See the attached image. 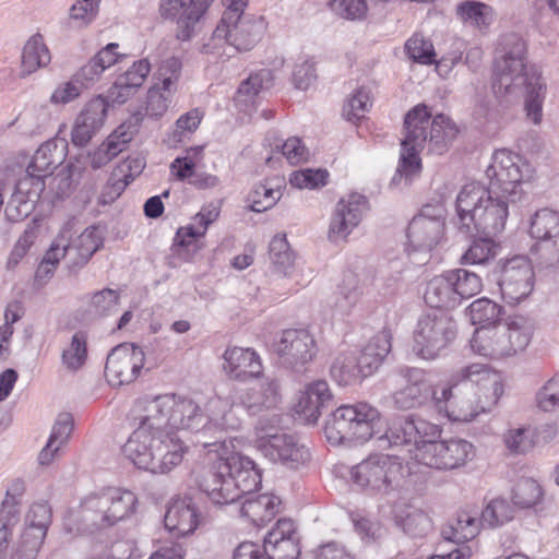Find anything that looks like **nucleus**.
<instances>
[{"mask_svg":"<svg viewBox=\"0 0 559 559\" xmlns=\"http://www.w3.org/2000/svg\"><path fill=\"white\" fill-rule=\"evenodd\" d=\"M108 100L103 96L91 99L76 117L71 140L75 146H85L102 129L107 117Z\"/></svg>","mask_w":559,"mask_h":559,"instance_id":"obj_24","label":"nucleus"},{"mask_svg":"<svg viewBox=\"0 0 559 559\" xmlns=\"http://www.w3.org/2000/svg\"><path fill=\"white\" fill-rule=\"evenodd\" d=\"M356 415L353 407L347 405L337 407L329 415L324 425V435L331 444H355L352 421Z\"/></svg>","mask_w":559,"mask_h":559,"instance_id":"obj_31","label":"nucleus"},{"mask_svg":"<svg viewBox=\"0 0 559 559\" xmlns=\"http://www.w3.org/2000/svg\"><path fill=\"white\" fill-rule=\"evenodd\" d=\"M225 399L233 401L234 409L241 420L239 414L241 406L252 414H257L264 408L275 407L281 401L280 384L273 377H262L257 385L240 395V405L236 404L233 396H226Z\"/></svg>","mask_w":559,"mask_h":559,"instance_id":"obj_26","label":"nucleus"},{"mask_svg":"<svg viewBox=\"0 0 559 559\" xmlns=\"http://www.w3.org/2000/svg\"><path fill=\"white\" fill-rule=\"evenodd\" d=\"M534 277L532 263L526 257L516 255L509 259L499 280L502 298L510 305L519 304L532 293Z\"/></svg>","mask_w":559,"mask_h":559,"instance_id":"obj_18","label":"nucleus"},{"mask_svg":"<svg viewBox=\"0 0 559 559\" xmlns=\"http://www.w3.org/2000/svg\"><path fill=\"white\" fill-rule=\"evenodd\" d=\"M441 428L423 418H400L380 438V447L401 448L419 464L436 469H454L474 455V445L461 438L439 440Z\"/></svg>","mask_w":559,"mask_h":559,"instance_id":"obj_5","label":"nucleus"},{"mask_svg":"<svg viewBox=\"0 0 559 559\" xmlns=\"http://www.w3.org/2000/svg\"><path fill=\"white\" fill-rule=\"evenodd\" d=\"M390 384L394 388L392 399L400 409H411L432 401L435 386L428 380L425 370L403 367L390 377Z\"/></svg>","mask_w":559,"mask_h":559,"instance_id":"obj_16","label":"nucleus"},{"mask_svg":"<svg viewBox=\"0 0 559 559\" xmlns=\"http://www.w3.org/2000/svg\"><path fill=\"white\" fill-rule=\"evenodd\" d=\"M467 311L474 325L492 326L503 322L500 321L503 308L486 297L474 300Z\"/></svg>","mask_w":559,"mask_h":559,"instance_id":"obj_42","label":"nucleus"},{"mask_svg":"<svg viewBox=\"0 0 559 559\" xmlns=\"http://www.w3.org/2000/svg\"><path fill=\"white\" fill-rule=\"evenodd\" d=\"M51 521L52 514L49 506L46 503H35L31 507L25 516V526L23 530L47 536Z\"/></svg>","mask_w":559,"mask_h":559,"instance_id":"obj_52","label":"nucleus"},{"mask_svg":"<svg viewBox=\"0 0 559 559\" xmlns=\"http://www.w3.org/2000/svg\"><path fill=\"white\" fill-rule=\"evenodd\" d=\"M165 527L180 536L193 533L200 524V514L190 498L173 500L164 518Z\"/></svg>","mask_w":559,"mask_h":559,"instance_id":"obj_28","label":"nucleus"},{"mask_svg":"<svg viewBox=\"0 0 559 559\" xmlns=\"http://www.w3.org/2000/svg\"><path fill=\"white\" fill-rule=\"evenodd\" d=\"M443 237L444 209L441 205H425L408 225L407 245L412 252L429 253Z\"/></svg>","mask_w":559,"mask_h":559,"instance_id":"obj_15","label":"nucleus"},{"mask_svg":"<svg viewBox=\"0 0 559 559\" xmlns=\"http://www.w3.org/2000/svg\"><path fill=\"white\" fill-rule=\"evenodd\" d=\"M532 237L540 240L551 239L559 235V213L542 209L537 211L531 222Z\"/></svg>","mask_w":559,"mask_h":559,"instance_id":"obj_46","label":"nucleus"},{"mask_svg":"<svg viewBox=\"0 0 559 559\" xmlns=\"http://www.w3.org/2000/svg\"><path fill=\"white\" fill-rule=\"evenodd\" d=\"M484 527L477 512L460 511L455 519L441 528V536L449 542L461 544L474 539Z\"/></svg>","mask_w":559,"mask_h":559,"instance_id":"obj_32","label":"nucleus"},{"mask_svg":"<svg viewBox=\"0 0 559 559\" xmlns=\"http://www.w3.org/2000/svg\"><path fill=\"white\" fill-rule=\"evenodd\" d=\"M280 506L281 499L274 495L249 496L241 503L240 512L255 525H263L278 513Z\"/></svg>","mask_w":559,"mask_h":559,"instance_id":"obj_33","label":"nucleus"},{"mask_svg":"<svg viewBox=\"0 0 559 559\" xmlns=\"http://www.w3.org/2000/svg\"><path fill=\"white\" fill-rule=\"evenodd\" d=\"M74 76L70 81L60 83L51 93L49 102L53 105H66L76 99L83 92Z\"/></svg>","mask_w":559,"mask_h":559,"instance_id":"obj_64","label":"nucleus"},{"mask_svg":"<svg viewBox=\"0 0 559 559\" xmlns=\"http://www.w3.org/2000/svg\"><path fill=\"white\" fill-rule=\"evenodd\" d=\"M512 502L521 509L533 508L544 497L542 486L533 478L523 477L516 481L512 489Z\"/></svg>","mask_w":559,"mask_h":559,"instance_id":"obj_43","label":"nucleus"},{"mask_svg":"<svg viewBox=\"0 0 559 559\" xmlns=\"http://www.w3.org/2000/svg\"><path fill=\"white\" fill-rule=\"evenodd\" d=\"M348 407H353L355 413L357 414L352 421L354 442L356 443H365L371 438L377 437L378 447H380V438L385 435L386 430L390 426L383 430V421L381 419L380 412L369 405L368 403H356V404H347ZM385 447H389L385 443Z\"/></svg>","mask_w":559,"mask_h":559,"instance_id":"obj_27","label":"nucleus"},{"mask_svg":"<svg viewBox=\"0 0 559 559\" xmlns=\"http://www.w3.org/2000/svg\"><path fill=\"white\" fill-rule=\"evenodd\" d=\"M225 10L212 35L199 51L215 57L228 56L226 48L251 50L262 38L265 23L262 17L246 14L248 0H223Z\"/></svg>","mask_w":559,"mask_h":559,"instance_id":"obj_8","label":"nucleus"},{"mask_svg":"<svg viewBox=\"0 0 559 559\" xmlns=\"http://www.w3.org/2000/svg\"><path fill=\"white\" fill-rule=\"evenodd\" d=\"M278 416L262 417L254 429V445L270 461L298 469L310 460L309 449L294 436L277 430Z\"/></svg>","mask_w":559,"mask_h":559,"instance_id":"obj_12","label":"nucleus"},{"mask_svg":"<svg viewBox=\"0 0 559 559\" xmlns=\"http://www.w3.org/2000/svg\"><path fill=\"white\" fill-rule=\"evenodd\" d=\"M405 50L409 58L423 64L435 62V49L429 40L421 35H413L405 44Z\"/></svg>","mask_w":559,"mask_h":559,"instance_id":"obj_55","label":"nucleus"},{"mask_svg":"<svg viewBox=\"0 0 559 559\" xmlns=\"http://www.w3.org/2000/svg\"><path fill=\"white\" fill-rule=\"evenodd\" d=\"M403 531L413 537L426 536L432 530V521L420 509L409 508L397 516Z\"/></svg>","mask_w":559,"mask_h":559,"instance_id":"obj_48","label":"nucleus"},{"mask_svg":"<svg viewBox=\"0 0 559 559\" xmlns=\"http://www.w3.org/2000/svg\"><path fill=\"white\" fill-rule=\"evenodd\" d=\"M136 429L122 450L139 468L153 474H167L178 467L189 451L178 430L200 431L199 442L217 433L237 430L240 419L229 399L215 396L206 403V418L191 399L163 394L148 401Z\"/></svg>","mask_w":559,"mask_h":559,"instance_id":"obj_1","label":"nucleus"},{"mask_svg":"<svg viewBox=\"0 0 559 559\" xmlns=\"http://www.w3.org/2000/svg\"><path fill=\"white\" fill-rule=\"evenodd\" d=\"M333 394L326 381L316 380L304 386L297 394L294 409L300 420L316 424L322 411L330 405Z\"/></svg>","mask_w":559,"mask_h":559,"instance_id":"obj_23","label":"nucleus"},{"mask_svg":"<svg viewBox=\"0 0 559 559\" xmlns=\"http://www.w3.org/2000/svg\"><path fill=\"white\" fill-rule=\"evenodd\" d=\"M44 190L45 179L40 178V175L29 174L26 168L25 174L16 182L13 194L37 202Z\"/></svg>","mask_w":559,"mask_h":559,"instance_id":"obj_59","label":"nucleus"},{"mask_svg":"<svg viewBox=\"0 0 559 559\" xmlns=\"http://www.w3.org/2000/svg\"><path fill=\"white\" fill-rule=\"evenodd\" d=\"M514 507L506 498H493L483 509L480 521L484 527L497 528L514 519Z\"/></svg>","mask_w":559,"mask_h":559,"instance_id":"obj_41","label":"nucleus"},{"mask_svg":"<svg viewBox=\"0 0 559 559\" xmlns=\"http://www.w3.org/2000/svg\"><path fill=\"white\" fill-rule=\"evenodd\" d=\"M281 197L282 192L280 189H274L266 185H259L249 195L251 202L250 207L253 212H264L274 206Z\"/></svg>","mask_w":559,"mask_h":559,"instance_id":"obj_57","label":"nucleus"},{"mask_svg":"<svg viewBox=\"0 0 559 559\" xmlns=\"http://www.w3.org/2000/svg\"><path fill=\"white\" fill-rule=\"evenodd\" d=\"M223 358V369L233 380L248 382L260 378L263 373L260 356L251 348L237 346L227 348Z\"/></svg>","mask_w":559,"mask_h":559,"instance_id":"obj_25","label":"nucleus"},{"mask_svg":"<svg viewBox=\"0 0 559 559\" xmlns=\"http://www.w3.org/2000/svg\"><path fill=\"white\" fill-rule=\"evenodd\" d=\"M368 210L367 199L358 193L342 198L335 205L328 229L332 242L346 241L353 230L360 224Z\"/></svg>","mask_w":559,"mask_h":559,"instance_id":"obj_20","label":"nucleus"},{"mask_svg":"<svg viewBox=\"0 0 559 559\" xmlns=\"http://www.w3.org/2000/svg\"><path fill=\"white\" fill-rule=\"evenodd\" d=\"M448 272L454 293L459 297V305L463 299L471 298L481 292L483 281L476 273L465 269H455Z\"/></svg>","mask_w":559,"mask_h":559,"instance_id":"obj_44","label":"nucleus"},{"mask_svg":"<svg viewBox=\"0 0 559 559\" xmlns=\"http://www.w3.org/2000/svg\"><path fill=\"white\" fill-rule=\"evenodd\" d=\"M144 364V353L134 344H120L108 355L105 374L111 385L133 382Z\"/></svg>","mask_w":559,"mask_h":559,"instance_id":"obj_21","label":"nucleus"},{"mask_svg":"<svg viewBox=\"0 0 559 559\" xmlns=\"http://www.w3.org/2000/svg\"><path fill=\"white\" fill-rule=\"evenodd\" d=\"M138 498L129 489L107 487L86 496L80 506L76 532L93 534L127 521L136 511Z\"/></svg>","mask_w":559,"mask_h":559,"instance_id":"obj_9","label":"nucleus"},{"mask_svg":"<svg viewBox=\"0 0 559 559\" xmlns=\"http://www.w3.org/2000/svg\"><path fill=\"white\" fill-rule=\"evenodd\" d=\"M489 186L477 181L464 185L455 200L456 225L465 234L496 236L504 229L509 203L521 199V186L531 179V168L508 150L492 154L486 168Z\"/></svg>","mask_w":559,"mask_h":559,"instance_id":"obj_2","label":"nucleus"},{"mask_svg":"<svg viewBox=\"0 0 559 559\" xmlns=\"http://www.w3.org/2000/svg\"><path fill=\"white\" fill-rule=\"evenodd\" d=\"M67 143L64 140H50L43 143L32 156L27 165L28 173L40 175L46 179L66 159Z\"/></svg>","mask_w":559,"mask_h":559,"instance_id":"obj_30","label":"nucleus"},{"mask_svg":"<svg viewBox=\"0 0 559 559\" xmlns=\"http://www.w3.org/2000/svg\"><path fill=\"white\" fill-rule=\"evenodd\" d=\"M330 373L340 385H349L364 379L357 361V350L338 353L331 365Z\"/></svg>","mask_w":559,"mask_h":559,"instance_id":"obj_38","label":"nucleus"},{"mask_svg":"<svg viewBox=\"0 0 559 559\" xmlns=\"http://www.w3.org/2000/svg\"><path fill=\"white\" fill-rule=\"evenodd\" d=\"M218 211L216 209L202 210L198 213L190 226L178 229L174 239L175 247H189L195 239L204 236L210 224L216 221Z\"/></svg>","mask_w":559,"mask_h":559,"instance_id":"obj_40","label":"nucleus"},{"mask_svg":"<svg viewBox=\"0 0 559 559\" xmlns=\"http://www.w3.org/2000/svg\"><path fill=\"white\" fill-rule=\"evenodd\" d=\"M534 433L531 426L511 427L503 435L504 445L513 454H526L537 445Z\"/></svg>","mask_w":559,"mask_h":559,"instance_id":"obj_45","label":"nucleus"},{"mask_svg":"<svg viewBox=\"0 0 559 559\" xmlns=\"http://www.w3.org/2000/svg\"><path fill=\"white\" fill-rule=\"evenodd\" d=\"M372 107L371 91L361 86L355 90L346 99L343 106V117L348 121H358Z\"/></svg>","mask_w":559,"mask_h":559,"instance_id":"obj_47","label":"nucleus"},{"mask_svg":"<svg viewBox=\"0 0 559 559\" xmlns=\"http://www.w3.org/2000/svg\"><path fill=\"white\" fill-rule=\"evenodd\" d=\"M456 14L463 24L485 32L493 23L496 12L487 3L466 0L457 4Z\"/></svg>","mask_w":559,"mask_h":559,"instance_id":"obj_35","label":"nucleus"},{"mask_svg":"<svg viewBox=\"0 0 559 559\" xmlns=\"http://www.w3.org/2000/svg\"><path fill=\"white\" fill-rule=\"evenodd\" d=\"M404 460L399 455H370L352 468V479L372 493H389L401 485Z\"/></svg>","mask_w":559,"mask_h":559,"instance_id":"obj_14","label":"nucleus"},{"mask_svg":"<svg viewBox=\"0 0 559 559\" xmlns=\"http://www.w3.org/2000/svg\"><path fill=\"white\" fill-rule=\"evenodd\" d=\"M214 0H162L159 10L164 17L177 22V37L189 40L197 25Z\"/></svg>","mask_w":559,"mask_h":559,"instance_id":"obj_22","label":"nucleus"},{"mask_svg":"<svg viewBox=\"0 0 559 559\" xmlns=\"http://www.w3.org/2000/svg\"><path fill=\"white\" fill-rule=\"evenodd\" d=\"M46 536L23 530L15 546V559H37L44 546Z\"/></svg>","mask_w":559,"mask_h":559,"instance_id":"obj_54","label":"nucleus"},{"mask_svg":"<svg viewBox=\"0 0 559 559\" xmlns=\"http://www.w3.org/2000/svg\"><path fill=\"white\" fill-rule=\"evenodd\" d=\"M133 132L127 123L120 124L103 143L114 158L123 152L128 143L132 140Z\"/></svg>","mask_w":559,"mask_h":559,"instance_id":"obj_63","label":"nucleus"},{"mask_svg":"<svg viewBox=\"0 0 559 559\" xmlns=\"http://www.w3.org/2000/svg\"><path fill=\"white\" fill-rule=\"evenodd\" d=\"M87 358L86 336L83 332L75 333L69 345L62 350V365L70 371H78Z\"/></svg>","mask_w":559,"mask_h":559,"instance_id":"obj_50","label":"nucleus"},{"mask_svg":"<svg viewBox=\"0 0 559 559\" xmlns=\"http://www.w3.org/2000/svg\"><path fill=\"white\" fill-rule=\"evenodd\" d=\"M119 305L118 292L105 288L93 295L91 300V307L96 314L108 316L117 310Z\"/></svg>","mask_w":559,"mask_h":559,"instance_id":"obj_62","label":"nucleus"},{"mask_svg":"<svg viewBox=\"0 0 559 559\" xmlns=\"http://www.w3.org/2000/svg\"><path fill=\"white\" fill-rule=\"evenodd\" d=\"M263 552L267 559H297L300 555L299 538H288L276 545L263 544Z\"/></svg>","mask_w":559,"mask_h":559,"instance_id":"obj_61","label":"nucleus"},{"mask_svg":"<svg viewBox=\"0 0 559 559\" xmlns=\"http://www.w3.org/2000/svg\"><path fill=\"white\" fill-rule=\"evenodd\" d=\"M143 167V162L136 158L132 160H127L117 169H115L108 183L104 188V202L107 203L116 200L123 192L126 187L133 180V174H127L128 171H132L134 169L135 173L139 174Z\"/></svg>","mask_w":559,"mask_h":559,"instance_id":"obj_39","label":"nucleus"},{"mask_svg":"<svg viewBox=\"0 0 559 559\" xmlns=\"http://www.w3.org/2000/svg\"><path fill=\"white\" fill-rule=\"evenodd\" d=\"M377 346L380 349V354H371V350H368L366 345L359 353L357 352V361L364 378L373 374L388 356V347L384 338H381L380 346Z\"/></svg>","mask_w":559,"mask_h":559,"instance_id":"obj_56","label":"nucleus"},{"mask_svg":"<svg viewBox=\"0 0 559 559\" xmlns=\"http://www.w3.org/2000/svg\"><path fill=\"white\" fill-rule=\"evenodd\" d=\"M534 324L531 320L514 316L492 326H479L471 340L473 352L479 356L500 359L523 352L532 341Z\"/></svg>","mask_w":559,"mask_h":559,"instance_id":"obj_10","label":"nucleus"},{"mask_svg":"<svg viewBox=\"0 0 559 559\" xmlns=\"http://www.w3.org/2000/svg\"><path fill=\"white\" fill-rule=\"evenodd\" d=\"M456 134L457 129L447 116L437 115L431 120L427 106H415L404 120L400 162L392 185L400 186L403 180L408 183L418 177L421 171L419 152L425 144L428 143L431 152L442 154Z\"/></svg>","mask_w":559,"mask_h":559,"instance_id":"obj_7","label":"nucleus"},{"mask_svg":"<svg viewBox=\"0 0 559 559\" xmlns=\"http://www.w3.org/2000/svg\"><path fill=\"white\" fill-rule=\"evenodd\" d=\"M51 56L40 34H35L25 43L22 51V75H29L50 63Z\"/></svg>","mask_w":559,"mask_h":559,"instance_id":"obj_36","label":"nucleus"},{"mask_svg":"<svg viewBox=\"0 0 559 559\" xmlns=\"http://www.w3.org/2000/svg\"><path fill=\"white\" fill-rule=\"evenodd\" d=\"M118 49L119 45L116 43L106 45L73 74L84 90L99 81L102 74L107 69L118 63L124 57Z\"/></svg>","mask_w":559,"mask_h":559,"instance_id":"obj_29","label":"nucleus"},{"mask_svg":"<svg viewBox=\"0 0 559 559\" xmlns=\"http://www.w3.org/2000/svg\"><path fill=\"white\" fill-rule=\"evenodd\" d=\"M328 8L340 19L361 22L368 16L367 0H328Z\"/></svg>","mask_w":559,"mask_h":559,"instance_id":"obj_49","label":"nucleus"},{"mask_svg":"<svg viewBox=\"0 0 559 559\" xmlns=\"http://www.w3.org/2000/svg\"><path fill=\"white\" fill-rule=\"evenodd\" d=\"M491 236H485L474 240L466 252L462 255V263L469 265L486 264L497 254V246Z\"/></svg>","mask_w":559,"mask_h":559,"instance_id":"obj_51","label":"nucleus"},{"mask_svg":"<svg viewBox=\"0 0 559 559\" xmlns=\"http://www.w3.org/2000/svg\"><path fill=\"white\" fill-rule=\"evenodd\" d=\"M424 298L432 308H455L459 306L449 272L435 276L427 282Z\"/></svg>","mask_w":559,"mask_h":559,"instance_id":"obj_34","label":"nucleus"},{"mask_svg":"<svg viewBox=\"0 0 559 559\" xmlns=\"http://www.w3.org/2000/svg\"><path fill=\"white\" fill-rule=\"evenodd\" d=\"M269 257L273 271L283 277H292L296 267V255L285 235H276L269 246Z\"/></svg>","mask_w":559,"mask_h":559,"instance_id":"obj_37","label":"nucleus"},{"mask_svg":"<svg viewBox=\"0 0 559 559\" xmlns=\"http://www.w3.org/2000/svg\"><path fill=\"white\" fill-rule=\"evenodd\" d=\"M275 350L283 364L300 371L311 362L318 353L314 336L306 329H288L282 332L275 343Z\"/></svg>","mask_w":559,"mask_h":559,"instance_id":"obj_17","label":"nucleus"},{"mask_svg":"<svg viewBox=\"0 0 559 559\" xmlns=\"http://www.w3.org/2000/svg\"><path fill=\"white\" fill-rule=\"evenodd\" d=\"M241 444V439H223L222 433L215 435L214 440L202 441L205 455L192 474L200 489L215 504L234 503L261 484L255 463L238 451Z\"/></svg>","mask_w":559,"mask_h":559,"instance_id":"obj_3","label":"nucleus"},{"mask_svg":"<svg viewBox=\"0 0 559 559\" xmlns=\"http://www.w3.org/2000/svg\"><path fill=\"white\" fill-rule=\"evenodd\" d=\"M496 59V80L492 88L496 96L511 104L524 97L527 120L539 124L543 119V104L546 96V82L535 68L525 62L526 46L516 34H506L499 43Z\"/></svg>","mask_w":559,"mask_h":559,"instance_id":"obj_6","label":"nucleus"},{"mask_svg":"<svg viewBox=\"0 0 559 559\" xmlns=\"http://www.w3.org/2000/svg\"><path fill=\"white\" fill-rule=\"evenodd\" d=\"M503 394L502 377L484 364L456 370L445 384L435 385L432 405L452 421L468 423L490 412Z\"/></svg>","mask_w":559,"mask_h":559,"instance_id":"obj_4","label":"nucleus"},{"mask_svg":"<svg viewBox=\"0 0 559 559\" xmlns=\"http://www.w3.org/2000/svg\"><path fill=\"white\" fill-rule=\"evenodd\" d=\"M359 294L355 288H340L329 299L328 305L334 313L346 316L356 306Z\"/></svg>","mask_w":559,"mask_h":559,"instance_id":"obj_60","label":"nucleus"},{"mask_svg":"<svg viewBox=\"0 0 559 559\" xmlns=\"http://www.w3.org/2000/svg\"><path fill=\"white\" fill-rule=\"evenodd\" d=\"M457 325L453 318L442 311L421 316L413 331L414 354L424 360L437 359L455 340Z\"/></svg>","mask_w":559,"mask_h":559,"instance_id":"obj_13","label":"nucleus"},{"mask_svg":"<svg viewBox=\"0 0 559 559\" xmlns=\"http://www.w3.org/2000/svg\"><path fill=\"white\" fill-rule=\"evenodd\" d=\"M328 171L322 169H302L290 175L289 182L298 189H316L326 183Z\"/></svg>","mask_w":559,"mask_h":559,"instance_id":"obj_58","label":"nucleus"},{"mask_svg":"<svg viewBox=\"0 0 559 559\" xmlns=\"http://www.w3.org/2000/svg\"><path fill=\"white\" fill-rule=\"evenodd\" d=\"M270 81L271 72L269 70H261L250 75L240 84L237 92V100L239 103L251 102L262 90L270 86Z\"/></svg>","mask_w":559,"mask_h":559,"instance_id":"obj_53","label":"nucleus"},{"mask_svg":"<svg viewBox=\"0 0 559 559\" xmlns=\"http://www.w3.org/2000/svg\"><path fill=\"white\" fill-rule=\"evenodd\" d=\"M181 76V62L177 58H169L163 62L157 71V82L147 92L146 112L150 116H163L174 102Z\"/></svg>","mask_w":559,"mask_h":559,"instance_id":"obj_19","label":"nucleus"},{"mask_svg":"<svg viewBox=\"0 0 559 559\" xmlns=\"http://www.w3.org/2000/svg\"><path fill=\"white\" fill-rule=\"evenodd\" d=\"M74 226V219H69L63 224L37 269V277H49L63 258L69 260L70 266L80 267L86 264L100 248L103 245L100 227L90 226L73 239Z\"/></svg>","mask_w":559,"mask_h":559,"instance_id":"obj_11","label":"nucleus"}]
</instances>
